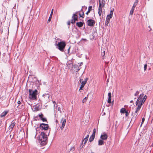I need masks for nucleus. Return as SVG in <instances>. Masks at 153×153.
<instances>
[{
  "mask_svg": "<svg viewBox=\"0 0 153 153\" xmlns=\"http://www.w3.org/2000/svg\"><path fill=\"white\" fill-rule=\"evenodd\" d=\"M147 96L146 95L144 96L143 94H140L136 102V108L134 112L132 113L133 118H136L137 117L138 113L142 105L147 99Z\"/></svg>",
  "mask_w": 153,
  "mask_h": 153,
  "instance_id": "1",
  "label": "nucleus"
},
{
  "mask_svg": "<svg viewBox=\"0 0 153 153\" xmlns=\"http://www.w3.org/2000/svg\"><path fill=\"white\" fill-rule=\"evenodd\" d=\"M38 91L36 90H33L32 89L29 90V98L32 100H37V95Z\"/></svg>",
  "mask_w": 153,
  "mask_h": 153,
  "instance_id": "2",
  "label": "nucleus"
},
{
  "mask_svg": "<svg viewBox=\"0 0 153 153\" xmlns=\"http://www.w3.org/2000/svg\"><path fill=\"white\" fill-rule=\"evenodd\" d=\"M66 45L65 42L64 41H62L58 42L57 44L56 43L55 45L58 47V49L62 52H63L64 49Z\"/></svg>",
  "mask_w": 153,
  "mask_h": 153,
  "instance_id": "3",
  "label": "nucleus"
},
{
  "mask_svg": "<svg viewBox=\"0 0 153 153\" xmlns=\"http://www.w3.org/2000/svg\"><path fill=\"white\" fill-rule=\"evenodd\" d=\"M84 14L82 11H80L79 12H76L72 16L73 19H77L78 18H84Z\"/></svg>",
  "mask_w": 153,
  "mask_h": 153,
  "instance_id": "4",
  "label": "nucleus"
},
{
  "mask_svg": "<svg viewBox=\"0 0 153 153\" xmlns=\"http://www.w3.org/2000/svg\"><path fill=\"white\" fill-rule=\"evenodd\" d=\"M88 80V78H86L84 81H82V79H80L79 80L80 83L81 84L80 88L79 90V91L82 90V88L84 87L85 84H86Z\"/></svg>",
  "mask_w": 153,
  "mask_h": 153,
  "instance_id": "5",
  "label": "nucleus"
},
{
  "mask_svg": "<svg viewBox=\"0 0 153 153\" xmlns=\"http://www.w3.org/2000/svg\"><path fill=\"white\" fill-rule=\"evenodd\" d=\"M40 139L42 142H45L47 140V135L45 133L42 132L40 135Z\"/></svg>",
  "mask_w": 153,
  "mask_h": 153,
  "instance_id": "6",
  "label": "nucleus"
},
{
  "mask_svg": "<svg viewBox=\"0 0 153 153\" xmlns=\"http://www.w3.org/2000/svg\"><path fill=\"white\" fill-rule=\"evenodd\" d=\"M66 120V119L63 118H62L61 120L60 123L61 124L62 126H60V128L62 130H63L65 126Z\"/></svg>",
  "mask_w": 153,
  "mask_h": 153,
  "instance_id": "7",
  "label": "nucleus"
},
{
  "mask_svg": "<svg viewBox=\"0 0 153 153\" xmlns=\"http://www.w3.org/2000/svg\"><path fill=\"white\" fill-rule=\"evenodd\" d=\"M106 50V48L104 45H102L101 50V55L103 56V59H104L105 57V52Z\"/></svg>",
  "mask_w": 153,
  "mask_h": 153,
  "instance_id": "8",
  "label": "nucleus"
},
{
  "mask_svg": "<svg viewBox=\"0 0 153 153\" xmlns=\"http://www.w3.org/2000/svg\"><path fill=\"white\" fill-rule=\"evenodd\" d=\"M108 138L107 134L105 132H103L102 134L100 136V139L104 140H106Z\"/></svg>",
  "mask_w": 153,
  "mask_h": 153,
  "instance_id": "9",
  "label": "nucleus"
},
{
  "mask_svg": "<svg viewBox=\"0 0 153 153\" xmlns=\"http://www.w3.org/2000/svg\"><path fill=\"white\" fill-rule=\"evenodd\" d=\"M99 7L100 9L104 7L105 6V0H99Z\"/></svg>",
  "mask_w": 153,
  "mask_h": 153,
  "instance_id": "10",
  "label": "nucleus"
},
{
  "mask_svg": "<svg viewBox=\"0 0 153 153\" xmlns=\"http://www.w3.org/2000/svg\"><path fill=\"white\" fill-rule=\"evenodd\" d=\"M41 128L45 130H47L48 128V126L47 124L42 123L40 126Z\"/></svg>",
  "mask_w": 153,
  "mask_h": 153,
  "instance_id": "11",
  "label": "nucleus"
},
{
  "mask_svg": "<svg viewBox=\"0 0 153 153\" xmlns=\"http://www.w3.org/2000/svg\"><path fill=\"white\" fill-rule=\"evenodd\" d=\"M16 123L14 121H13L11 122L9 128V130L10 131H12L13 128L15 125Z\"/></svg>",
  "mask_w": 153,
  "mask_h": 153,
  "instance_id": "12",
  "label": "nucleus"
},
{
  "mask_svg": "<svg viewBox=\"0 0 153 153\" xmlns=\"http://www.w3.org/2000/svg\"><path fill=\"white\" fill-rule=\"evenodd\" d=\"M114 10V8H112L111 9L110 13L107 16V19H110L112 18Z\"/></svg>",
  "mask_w": 153,
  "mask_h": 153,
  "instance_id": "13",
  "label": "nucleus"
},
{
  "mask_svg": "<svg viewBox=\"0 0 153 153\" xmlns=\"http://www.w3.org/2000/svg\"><path fill=\"white\" fill-rule=\"evenodd\" d=\"M88 25L89 26H93L95 24V21L94 20H88Z\"/></svg>",
  "mask_w": 153,
  "mask_h": 153,
  "instance_id": "14",
  "label": "nucleus"
},
{
  "mask_svg": "<svg viewBox=\"0 0 153 153\" xmlns=\"http://www.w3.org/2000/svg\"><path fill=\"white\" fill-rule=\"evenodd\" d=\"M88 137H89V135H87L86 136V137H85L84 139V140H83L82 142V145H83V144H84V145H85L86 144L87 141L88 140Z\"/></svg>",
  "mask_w": 153,
  "mask_h": 153,
  "instance_id": "15",
  "label": "nucleus"
},
{
  "mask_svg": "<svg viewBox=\"0 0 153 153\" xmlns=\"http://www.w3.org/2000/svg\"><path fill=\"white\" fill-rule=\"evenodd\" d=\"M104 140L100 139L98 141V144L99 146H101L104 144Z\"/></svg>",
  "mask_w": 153,
  "mask_h": 153,
  "instance_id": "16",
  "label": "nucleus"
},
{
  "mask_svg": "<svg viewBox=\"0 0 153 153\" xmlns=\"http://www.w3.org/2000/svg\"><path fill=\"white\" fill-rule=\"evenodd\" d=\"M108 102L110 103H111V92H109L108 94Z\"/></svg>",
  "mask_w": 153,
  "mask_h": 153,
  "instance_id": "17",
  "label": "nucleus"
},
{
  "mask_svg": "<svg viewBox=\"0 0 153 153\" xmlns=\"http://www.w3.org/2000/svg\"><path fill=\"white\" fill-rule=\"evenodd\" d=\"M39 116L42 121L45 122L47 121L46 119L45 118H43V115L42 114H39Z\"/></svg>",
  "mask_w": 153,
  "mask_h": 153,
  "instance_id": "18",
  "label": "nucleus"
},
{
  "mask_svg": "<svg viewBox=\"0 0 153 153\" xmlns=\"http://www.w3.org/2000/svg\"><path fill=\"white\" fill-rule=\"evenodd\" d=\"M75 148L74 146H71L70 147L68 150L69 152H72L75 150Z\"/></svg>",
  "mask_w": 153,
  "mask_h": 153,
  "instance_id": "19",
  "label": "nucleus"
},
{
  "mask_svg": "<svg viewBox=\"0 0 153 153\" xmlns=\"http://www.w3.org/2000/svg\"><path fill=\"white\" fill-rule=\"evenodd\" d=\"M8 112L7 111H4L3 113H2L1 115V117H4L7 114Z\"/></svg>",
  "mask_w": 153,
  "mask_h": 153,
  "instance_id": "20",
  "label": "nucleus"
},
{
  "mask_svg": "<svg viewBox=\"0 0 153 153\" xmlns=\"http://www.w3.org/2000/svg\"><path fill=\"white\" fill-rule=\"evenodd\" d=\"M127 111L126 110V109L124 108H122L121 109L120 111V113H124L126 112Z\"/></svg>",
  "mask_w": 153,
  "mask_h": 153,
  "instance_id": "21",
  "label": "nucleus"
},
{
  "mask_svg": "<svg viewBox=\"0 0 153 153\" xmlns=\"http://www.w3.org/2000/svg\"><path fill=\"white\" fill-rule=\"evenodd\" d=\"M138 0H136L134 3V4L133 5V7H133L134 8H135L136 6L137 5V3L138 2Z\"/></svg>",
  "mask_w": 153,
  "mask_h": 153,
  "instance_id": "22",
  "label": "nucleus"
},
{
  "mask_svg": "<svg viewBox=\"0 0 153 153\" xmlns=\"http://www.w3.org/2000/svg\"><path fill=\"white\" fill-rule=\"evenodd\" d=\"M92 8V6H89L88 8V11L86 12V14L88 15V13L90 12V11L91 10Z\"/></svg>",
  "mask_w": 153,
  "mask_h": 153,
  "instance_id": "23",
  "label": "nucleus"
},
{
  "mask_svg": "<svg viewBox=\"0 0 153 153\" xmlns=\"http://www.w3.org/2000/svg\"><path fill=\"white\" fill-rule=\"evenodd\" d=\"M83 23L82 22H79L76 23V25L79 27H81L82 26Z\"/></svg>",
  "mask_w": 153,
  "mask_h": 153,
  "instance_id": "24",
  "label": "nucleus"
},
{
  "mask_svg": "<svg viewBox=\"0 0 153 153\" xmlns=\"http://www.w3.org/2000/svg\"><path fill=\"white\" fill-rule=\"evenodd\" d=\"M98 13L99 15L100 16L102 13V8H101L100 9V7H99Z\"/></svg>",
  "mask_w": 153,
  "mask_h": 153,
  "instance_id": "25",
  "label": "nucleus"
},
{
  "mask_svg": "<svg viewBox=\"0 0 153 153\" xmlns=\"http://www.w3.org/2000/svg\"><path fill=\"white\" fill-rule=\"evenodd\" d=\"M94 136L91 135L89 138V141L90 142H92L94 140Z\"/></svg>",
  "mask_w": 153,
  "mask_h": 153,
  "instance_id": "26",
  "label": "nucleus"
},
{
  "mask_svg": "<svg viewBox=\"0 0 153 153\" xmlns=\"http://www.w3.org/2000/svg\"><path fill=\"white\" fill-rule=\"evenodd\" d=\"M43 96L45 98V99H46V98H49V95L48 94H44L43 95Z\"/></svg>",
  "mask_w": 153,
  "mask_h": 153,
  "instance_id": "27",
  "label": "nucleus"
},
{
  "mask_svg": "<svg viewBox=\"0 0 153 153\" xmlns=\"http://www.w3.org/2000/svg\"><path fill=\"white\" fill-rule=\"evenodd\" d=\"M134 8L133 7H132L130 11V14L131 15H132L133 13V12H134Z\"/></svg>",
  "mask_w": 153,
  "mask_h": 153,
  "instance_id": "28",
  "label": "nucleus"
},
{
  "mask_svg": "<svg viewBox=\"0 0 153 153\" xmlns=\"http://www.w3.org/2000/svg\"><path fill=\"white\" fill-rule=\"evenodd\" d=\"M53 9H52L51 10L50 15V17H49L48 19H51V17H52V16L53 15Z\"/></svg>",
  "mask_w": 153,
  "mask_h": 153,
  "instance_id": "29",
  "label": "nucleus"
},
{
  "mask_svg": "<svg viewBox=\"0 0 153 153\" xmlns=\"http://www.w3.org/2000/svg\"><path fill=\"white\" fill-rule=\"evenodd\" d=\"M109 20H106L105 24V25L108 26V24L109 22Z\"/></svg>",
  "mask_w": 153,
  "mask_h": 153,
  "instance_id": "30",
  "label": "nucleus"
},
{
  "mask_svg": "<svg viewBox=\"0 0 153 153\" xmlns=\"http://www.w3.org/2000/svg\"><path fill=\"white\" fill-rule=\"evenodd\" d=\"M96 129H94L93 131V133L92 135L93 136L95 137V133H96Z\"/></svg>",
  "mask_w": 153,
  "mask_h": 153,
  "instance_id": "31",
  "label": "nucleus"
},
{
  "mask_svg": "<svg viewBox=\"0 0 153 153\" xmlns=\"http://www.w3.org/2000/svg\"><path fill=\"white\" fill-rule=\"evenodd\" d=\"M96 129H94L93 131V133L92 135L93 136L95 137V133H96Z\"/></svg>",
  "mask_w": 153,
  "mask_h": 153,
  "instance_id": "32",
  "label": "nucleus"
},
{
  "mask_svg": "<svg viewBox=\"0 0 153 153\" xmlns=\"http://www.w3.org/2000/svg\"><path fill=\"white\" fill-rule=\"evenodd\" d=\"M148 30L149 31H151L152 30V29L151 28L150 26L149 25L148 26Z\"/></svg>",
  "mask_w": 153,
  "mask_h": 153,
  "instance_id": "33",
  "label": "nucleus"
},
{
  "mask_svg": "<svg viewBox=\"0 0 153 153\" xmlns=\"http://www.w3.org/2000/svg\"><path fill=\"white\" fill-rule=\"evenodd\" d=\"M87 100V97H85L82 100V102L83 103L85 102Z\"/></svg>",
  "mask_w": 153,
  "mask_h": 153,
  "instance_id": "34",
  "label": "nucleus"
},
{
  "mask_svg": "<svg viewBox=\"0 0 153 153\" xmlns=\"http://www.w3.org/2000/svg\"><path fill=\"white\" fill-rule=\"evenodd\" d=\"M147 67V65L146 64L144 65V71H146V70Z\"/></svg>",
  "mask_w": 153,
  "mask_h": 153,
  "instance_id": "35",
  "label": "nucleus"
},
{
  "mask_svg": "<svg viewBox=\"0 0 153 153\" xmlns=\"http://www.w3.org/2000/svg\"><path fill=\"white\" fill-rule=\"evenodd\" d=\"M61 108L60 107H59L58 108V110L59 111L60 113H61Z\"/></svg>",
  "mask_w": 153,
  "mask_h": 153,
  "instance_id": "36",
  "label": "nucleus"
},
{
  "mask_svg": "<svg viewBox=\"0 0 153 153\" xmlns=\"http://www.w3.org/2000/svg\"><path fill=\"white\" fill-rule=\"evenodd\" d=\"M125 113L126 114V117H128V115L129 113L128 112V111H127L125 112Z\"/></svg>",
  "mask_w": 153,
  "mask_h": 153,
  "instance_id": "37",
  "label": "nucleus"
},
{
  "mask_svg": "<svg viewBox=\"0 0 153 153\" xmlns=\"http://www.w3.org/2000/svg\"><path fill=\"white\" fill-rule=\"evenodd\" d=\"M145 120V118H143L142 119V123H141V125H142V124L144 122V121Z\"/></svg>",
  "mask_w": 153,
  "mask_h": 153,
  "instance_id": "38",
  "label": "nucleus"
},
{
  "mask_svg": "<svg viewBox=\"0 0 153 153\" xmlns=\"http://www.w3.org/2000/svg\"><path fill=\"white\" fill-rule=\"evenodd\" d=\"M53 104H54V107H55V104H56V107H57V104L55 102V101H53Z\"/></svg>",
  "mask_w": 153,
  "mask_h": 153,
  "instance_id": "39",
  "label": "nucleus"
},
{
  "mask_svg": "<svg viewBox=\"0 0 153 153\" xmlns=\"http://www.w3.org/2000/svg\"><path fill=\"white\" fill-rule=\"evenodd\" d=\"M139 93V92L138 91L136 92L134 94L135 96H136Z\"/></svg>",
  "mask_w": 153,
  "mask_h": 153,
  "instance_id": "40",
  "label": "nucleus"
},
{
  "mask_svg": "<svg viewBox=\"0 0 153 153\" xmlns=\"http://www.w3.org/2000/svg\"><path fill=\"white\" fill-rule=\"evenodd\" d=\"M72 20V21L71 22V23H73L75 22V20Z\"/></svg>",
  "mask_w": 153,
  "mask_h": 153,
  "instance_id": "41",
  "label": "nucleus"
},
{
  "mask_svg": "<svg viewBox=\"0 0 153 153\" xmlns=\"http://www.w3.org/2000/svg\"><path fill=\"white\" fill-rule=\"evenodd\" d=\"M17 103L19 105L21 103V102L20 101H18L17 102Z\"/></svg>",
  "mask_w": 153,
  "mask_h": 153,
  "instance_id": "42",
  "label": "nucleus"
},
{
  "mask_svg": "<svg viewBox=\"0 0 153 153\" xmlns=\"http://www.w3.org/2000/svg\"><path fill=\"white\" fill-rule=\"evenodd\" d=\"M68 25H70V22L68 21Z\"/></svg>",
  "mask_w": 153,
  "mask_h": 153,
  "instance_id": "43",
  "label": "nucleus"
},
{
  "mask_svg": "<svg viewBox=\"0 0 153 153\" xmlns=\"http://www.w3.org/2000/svg\"><path fill=\"white\" fill-rule=\"evenodd\" d=\"M70 48H71V47H70L68 49V52H69V50Z\"/></svg>",
  "mask_w": 153,
  "mask_h": 153,
  "instance_id": "44",
  "label": "nucleus"
},
{
  "mask_svg": "<svg viewBox=\"0 0 153 153\" xmlns=\"http://www.w3.org/2000/svg\"><path fill=\"white\" fill-rule=\"evenodd\" d=\"M51 20H48V22H50V21H51Z\"/></svg>",
  "mask_w": 153,
  "mask_h": 153,
  "instance_id": "45",
  "label": "nucleus"
},
{
  "mask_svg": "<svg viewBox=\"0 0 153 153\" xmlns=\"http://www.w3.org/2000/svg\"><path fill=\"white\" fill-rule=\"evenodd\" d=\"M82 40H85V41H86V39H82Z\"/></svg>",
  "mask_w": 153,
  "mask_h": 153,
  "instance_id": "46",
  "label": "nucleus"
},
{
  "mask_svg": "<svg viewBox=\"0 0 153 153\" xmlns=\"http://www.w3.org/2000/svg\"><path fill=\"white\" fill-rule=\"evenodd\" d=\"M133 102V101L131 100V101H130V102L131 103H132Z\"/></svg>",
  "mask_w": 153,
  "mask_h": 153,
  "instance_id": "47",
  "label": "nucleus"
},
{
  "mask_svg": "<svg viewBox=\"0 0 153 153\" xmlns=\"http://www.w3.org/2000/svg\"><path fill=\"white\" fill-rule=\"evenodd\" d=\"M76 66H77L76 65H75L74 66V67H76Z\"/></svg>",
  "mask_w": 153,
  "mask_h": 153,
  "instance_id": "48",
  "label": "nucleus"
},
{
  "mask_svg": "<svg viewBox=\"0 0 153 153\" xmlns=\"http://www.w3.org/2000/svg\"><path fill=\"white\" fill-rule=\"evenodd\" d=\"M76 66H77L76 65H75L74 66V67H76Z\"/></svg>",
  "mask_w": 153,
  "mask_h": 153,
  "instance_id": "49",
  "label": "nucleus"
},
{
  "mask_svg": "<svg viewBox=\"0 0 153 153\" xmlns=\"http://www.w3.org/2000/svg\"><path fill=\"white\" fill-rule=\"evenodd\" d=\"M104 115L105 114V113H104Z\"/></svg>",
  "mask_w": 153,
  "mask_h": 153,
  "instance_id": "50",
  "label": "nucleus"
},
{
  "mask_svg": "<svg viewBox=\"0 0 153 153\" xmlns=\"http://www.w3.org/2000/svg\"><path fill=\"white\" fill-rule=\"evenodd\" d=\"M91 153H94V152H92Z\"/></svg>",
  "mask_w": 153,
  "mask_h": 153,
  "instance_id": "51",
  "label": "nucleus"
}]
</instances>
